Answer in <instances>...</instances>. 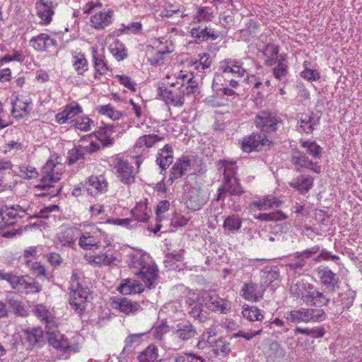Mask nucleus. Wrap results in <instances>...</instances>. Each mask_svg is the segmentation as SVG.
<instances>
[{"instance_id": "obj_30", "label": "nucleus", "mask_w": 362, "mask_h": 362, "mask_svg": "<svg viewBox=\"0 0 362 362\" xmlns=\"http://www.w3.org/2000/svg\"><path fill=\"white\" fill-rule=\"evenodd\" d=\"M312 285L303 279H297L292 282L289 291L291 295L300 298L303 300Z\"/></svg>"}, {"instance_id": "obj_18", "label": "nucleus", "mask_w": 362, "mask_h": 362, "mask_svg": "<svg viewBox=\"0 0 362 362\" xmlns=\"http://www.w3.org/2000/svg\"><path fill=\"white\" fill-rule=\"evenodd\" d=\"M191 165V161L187 156H182L173 165L168 182L172 185L176 180L184 175Z\"/></svg>"}, {"instance_id": "obj_51", "label": "nucleus", "mask_w": 362, "mask_h": 362, "mask_svg": "<svg viewBox=\"0 0 362 362\" xmlns=\"http://www.w3.org/2000/svg\"><path fill=\"white\" fill-rule=\"evenodd\" d=\"M193 78L194 76H191L189 78L187 79V82L186 83H181L179 86V89L184 98L185 96L194 93L198 88V83L195 81H193Z\"/></svg>"}, {"instance_id": "obj_27", "label": "nucleus", "mask_w": 362, "mask_h": 362, "mask_svg": "<svg viewBox=\"0 0 362 362\" xmlns=\"http://www.w3.org/2000/svg\"><path fill=\"white\" fill-rule=\"evenodd\" d=\"M47 339L49 345L54 349L61 350H68L69 349V342L63 334L59 331H47Z\"/></svg>"}, {"instance_id": "obj_39", "label": "nucleus", "mask_w": 362, "mask_h": 362, "mask_svg": "<svg viewBox=\"0 0 362 362\" xmlns=\"http://www.w3.org/2000/svg\"><path fill=\"white\" fill-rule=\"evenodd\" d=\"M72 66L78 75L83 76L88 70V63L83 53L79 52L72 57Z\"/></svg>"}, {"instance_id": "obj_6", "label": "nucleus", "mask_w": 362, "mask_h": 362, "mask_svg": "<svg viewBox=\"0 0 362 362\" xmlns=\"http://www.w3.org/2000/svg\"><path fill=\"white\" fill-rule=\"evenodd\" d=\"M271 144L265 134L252 133L243 138L241 149L246 153L259 151L262 147H269Z\"/></svg>"}, {"instance_id": "obj_41", "label": "nucleus", "mask_w": 362, "mask_h": 362, "mask_svg": "<svg viewBox=\"0 0 362 362\" xmlns=\"http://www.w3.org/2000/svg\"><path fill=\"white\" fill-rule=\"evenodd\" d=\"M202 305L204 303H202V297L198 298L197 302L189 310V315L199 322H205L209 316L207 311L203 310Z\"/></svg>"}, {"instance_id": "obj_23", "label": "nucleus", "mask_w": 362, "mask_h": 362, "mask_svg": "<svg viewBox=\"0 0 362 362\" xmlns=\"http://www.w3.org/2000/svg\"><path fill=\"white\" fill-rule=\"evenodd\" d=\"M156 163L161 169L160 173L165 170L173 162V148L170 144H165L164 147L160 149L156 156Z\"/></svg>"}, {"instance_id": "obj_22", "label": "nucleus", "mask_w": 362, "mask_h": 362, "mask_svg": "<svg viewBox=\"0 0 362 362\" xmlns=\"http://www.w3.org/2000/svg\"><path fill=\"white\" fill-rule=\"evenodd\" d=\"M283 202L272 195H267L250 204V209L256 208L259 211L270 209L273 207H280Z\"/></svg>"}, {"instance_id": "obj_2", "label": "nucleus", "mask_w": 362, "mask_h": 362, "mask_svg": "<svg viewBox=\"0 0 362 362\" xmlns=\"http://www.w3.org/2000/svg\"><path fill=\"white\" fill-rule=\"evenodd\" d=\"M284 317L288 323H317L326 320L327 314L323 309L300 308L284 313Z\"/></svg>"}, {"instance_id": "obj_47", "label": "nucleus", "mask_w": 362, "mask_h": 362, "mask_svg": "<svg viewBox=\"0 0 362 362\" xmlns=\"http://www.w3.org/2000/svg\"><path fill=\"white\" fill-rule=\"evenodd\" d=\"M264 284H271L273 281L278 280L279 275V269L277 266H267L262 271Z\"/></svg>"}, {"instance_id": "obj_20", "label": "nucleus", "mask_w": 362, "mask_h": 362, "mask_svg": "<svg viewBox=\"0 0 362 362\" xmlns=\"http://www.w3.org/2000/svg\"><path fill=\"white\" fill-rule=\"evenodd\" d=\"M191 36L196 39L197 43L209 40H216L218 37V33L211 27L206 26L202 28L200 26L192 28L190 31Z\"/></svg>"}, {"instance_id": "obj_29", "label": "nucleus", "mask_w": 362, "mask_h": 362, "mask_svg": "<svg viewBox=\"0 0 362 362\" xmlns=\"http://www.w3.org/2000/svg\"><path fill=\"white\" fill-rule=\"evenodd\" d=\"M118 290L123 295L141 293L143 291V286L137 280L127 279L123 281Z\"/></svg>"}, {"instance_id": "obj_4", "label": "nucleus", "mask_w": 362, "mask_h": 362, "mask_svg": "<svg viewBox=\"0 0 362 362\" xmlns=\"http://www.w3.org/2000/svg\"><path fill=\"white\" fill-rule=\"evenodd\" d=\"M110 165L115 170V173L121 182L127 185L134 182L133 167L120 154L112 157Z\"/></svg>"}, {"instance_id": "obj_3", "label": "nucleus", "mask_w": 362, "mask_h": 362, "mask_svg": "<svg viewBox=\"0 0 362 362\" xmlns=\"http://www.w3.org/2000/svg\"><path fill=\"white\" fill-rule=\"evenodd\" d=\"M202 303L209 310L220 314H227L231 310V303L221 298L214 290H209L202 296Z\"/></svg>"}, {"instance_id": "obj_44", "label": "nucleus", "mask_w": 362, "mask_h": 362, "mask_svg": "<svg viewBox=\"0 0 362 362\" xmlns=\"http://www.w3.org/2000/svg\"><path fill=\"white\" fill-rule=\"evenodd\" d=\"M235 161L228 160H219L218 166L220 169H223V179L229 177L230 178H236L237 168L235 166Z\"/></svg>"}, {"instance_id": "obj_17", "label": "nucleus", "mask_w": 362, "mask_h": 362, "mask_svg": "<svg viewBox=\"0 0 362 362\" xmlns=\"http://www.w3.org/2000/svg\"><path fill=\"white\" fill-rule=\"evenodd\" d=\"M115 12L109 8L106 11H101L95 13L90 18V23L93 28L96 30H103L112 23Z\"/></svg>"}, {"instance_id": "obj_10", "label": "nucleus", "mask_w": 362, "mask_h": 362, "mask_svg": "<svg viewBox=\"0 0 362 362\" xmlns=\"http://www.w3.org/2000/svg\"><path fill=\"white\" fill-rule=\"evenodd\" d=\"M157 94L168 105L181 107L185 104V100L182 97L179 88L171 90L165 86H159L157 89Z\"/></svg>"}, {"instance_id": "obj_57", "label": "nucleus", "mask_w": 362, "mask_h": 362, "mask_svg": "<svg viewBox=\"0 0 362 362\" xmlns=\"http://www.w3.org/2000/svg\"><path fill=\"white\" fill-rule=\"evenodd\" d=\"M46 33H40L33 37L30 40V45L36 51H45Z\"/></svg>"}, {"instance_id": "obj_59", "label": "nucleus", "mask_w": 362, "mask_h": 362, "mask_svg": "<svg viewBox=\"0 0 362 362\" xmlns=\"http://www.w3.org/2000/svg\"><path fill=\"white\" fill-rule=\"evenodd\" d=\"M18 169L19 176L25 180L35 178L38 175L36 168L30 165H21Z\"/></svg>"}, {"instance_id": "obj_61", "label": "nucleus", "mask_w": 362, "mask_h": 362, "mask_svg": "<svg viewBox=\"0 0 362 362\" xmlns=\"http://www.w3.org/2000/svg\"><path fill=\"white\" fill-rule=\"evenodd\" d=\"M327 295L328 294L325 291L321 292L317 288L312 307L321 308L322 306L327 305L331 300L330 298L327 297Z\"/></svg>"}, {"instance_id": "obj_62", "label": "nucleus", "mask_w": 362, "mask_h": 362, "mask_svg": "<svg viewBox=\"0 0 362 362\" xmlns=\"http://www.w3.org/2000/svg\"><path fill=\"white\" fill-rule=\"evenodd\" d=\"M20 276H16L12 272L6 273L3 270H0V280L6 281L10 284L13 288H17V281Z\"/></svg>"}, {"instance_id": "obj_40", "label": "nucleus", "mask_w": 362, "mask_h": 362, "mask_svg": "<svg viewBox=\"0 0 362 362\" xmlns=\"http://www.w3.org/2000/svg\"><path fill=\"white\" fill-rule=\"evenodd\" d=\"M76 233V228H66L59 234L58 240L62 246L71 247L75 243Z\"/></svg>"}, {"instance_id": "obj_5", "label": "nucleus", "mask_w": 362, "mask_h": 362, "mask_svg": "<svg viewBox=\"0 0 362 362\" xmlns=\"http://www.w3.org/2000/svg\"><path fill=\"white\" fill-rule=\"evenodd\" d=\"M316 272L320 282L325 288V292L327 294L333 293L339 288L340 281L339 276L328 267H319Z\"/></svg>"}, {"instance_id": "obj_24", "label": "nucleus", "mask_w": 362, "mask_h": 362, "mask_svg": "<svg viewBox=\"0 0 362 362\" xmlns=\"http://www.w3.org/2000/svg\"><path fill=\"white\" fill-rule=\"evenodd\" d=\"M289 185L300 194H305L313 187V178L310 175H300L291 181Z\"/></svg>"}, {"instance_id": "obj_45", "label": "nucleus", "mask_w": 362, "mask_h": 362, "mask_svg": "<svg viewBox=\"0 0 362 362\" xmlns=\"http://www.w3.org/2000/svg\"><path fill=\"white\" fill-rule=\"evenodd\" d=\"M242 313L250 321H262L264 318L263 312L256 306L243 307Z\"/></svg>"}, {"instance_id": "obj_1", "label": "nucleus", "mask_w": 362, "mask_h": 362, "mask_svg": "<svg viewBox=\"0 0 362 362\" xmlns=\"http://www.w3.org/2000/svg\"><path fill=\"white\" fill-rule=\"evenodd\" d=\"M69 289L70 305L78 315L81 316L90 294V289L79 281V277L76 273H73L71 275Z\"/></svg>"}, {"instance_id": "obj_33", "label": "nucleus", "mask_w": 362, "mask_h": 362, "mask_svg": "<svg viewBox=\"0 0 362 362\" xmlns=\"http://www.w3.org/2000/svg\"><path fill=\"white\" fill-rule=\"evenodd\" d=\"M145 334H146V333H144H144H137V334H130L126 337L125 341H124L125 346L118 357L119 362H122L125 358L124 355L127 353H129L131 351V347L133 345H139L141 342L143 337Z\"/></svg>"}, {"instance_id": "obj_25", "label": "nucleus", "mask_w": 362, "mask_h": 362, "mask_svg": "<svg viewBox=\"0 0 362 362\" xmlns=\"http://www.w3.org/2000/svg\"><path fill=\"white\" fill-rule=\"evenodd\" d=\"M220 69L223 73H232L242 77L246 73V69L243 67V62L236 59H226L220 63Z\"/></svg>"}, {"instance_id": "obj_35", "label": "nucleus", "mask_w": 362, "mask_h": 362, "mask_svg": "<svg viewBox=\"0 0 362 362\" xmlns=\"http://www.w3.org/2000/svg\"><path fill=\"white\" fill-rule=\"evenodd\" d=\"M223 188L226 190L227 194L231 196H240L244 193L243 187L237 177L230 178L228 177L223 180Z\"/></svg>"}, {"instance_id": "obj_15", "label": "nucleus", "mask_w": 362, "mask_h": 362, "mask_svg": "<svg viewBox=\"0 0 362 362\" xmlns=\"http://www.w3.org/2000/svg\"><path fill=\"white\" fill-rule=\"evenodd\" d=\"M298 124L299 125L298 130L300 133H305L306 134H311L320 122L319 117L315 119L313 112L300 114L298 115Z\"/></svg>"}, {"instance_id": "obj_43", "label": "nucleus", "mask_w": 362, "mask_h": 362, "mask_svg": "<svg viewBox=\"0 0 362 362\" xmlns=\"http://www.w3.org/2000/svg\"><path fill=\"white\" fill-rule=\"evenodd\" d=\"M119 310L126 314H134L140 310L141 306L138 303L132 302L127 298H122L118 302Z\"/></svg>"}, {"instance_id": "obj_14", "label": "nucleus", "mask_w": 362, "mask_h": 362, "mask_svg": "<svg viewBox=\"0 0 362 362\" xmlns=\"http://www.w3.org/2000/svg\"><path fill=\"white\" fill-rule=\"evenodd\" d=\"M173 334L182 341H186L197 334L194 326L189 321L177 323L172 328Z\"/></svg>"}, {"instance_id": "obj_16", "label": "nucleus", "mask_w": 362, "mask_h": 362, "mask_svg": "<svg viewBox=\"0 0 362 362\" xmlns=\"http://www.w3.org/2000/svg\"><path fill=\"white\" fill-rule=\"evenodd\" d=\"M134 274L140 278L145 285L151 289L154 287V281L158 277V268L156 265H147L146 264L139 270L133 271Z\"/></svg>"}, {"instance_id": "obj_8", "label": "nucleus", "mask_w": 362, "mask_h": 362, "mask_svg": "<svg viewBox=\"0 0 362 362\" xmlns=\"http://www.w3.org/2000/svg\"><path fill=\"white\" fill-rule=\"evenodd\" d=\"M279 120L271 112L261 111L255 116V123L262 132H274L277 129Z\"/></svg>"}, {"instance_id": "obj_52", "label": "nucleus", "mask_w": 362, "mask_h": 362, "mask_svg": "<svg viewBox=\"0 0 362 362\" xmlns=\"http://www.w3.org/2000/svg\"><path fill=\"white\" fill-rule=\"evenodd\" d=\"M356 293L355 291L349 288L340 294L341 303L343 305V309L348 310L354 304L356 299Z\"/></svg>"}, {"instance_id": "obj_55", "label": "nucleus", "mask_w": 362, "mask_h": 362, "mask_svg": "<svg viewBox=\"0 0 362 362\" xmlns=\"http://www.w3.org/2000/svg\"><path fill=\"white\" fill-rule=\"evenodd\" d=\"M174 362H206V359L201 356L193 353H184L175 356Z\"/></svg>"}, {"instance_id": "obj_13", "label": "nucleus", "mask_w": 362, "mask_h": 362, "mask_svg": "<svg viewBox=\"0 0 362 362\" xmlns=\"http://www.w3.org/2000/svg\"><path fill=\"white\" fill-rule=\"evenodd\" d=\"M264 291L262 285L249 281L243 286L240 295L246 300L257 302L263 298Z\"/></svg>"}, {"instance_id": "obj_31", "label": "nucleus", "mask_w": 362, "mask_h": 362, "mask_svg": "<svg viewBox=\"0 0 362 362\" xmlns=\"http://www.w3.org/2000/svg\"><path fill=\"white\" fill-rule=\"evenodd\" d=\"M90 258L91 261L98 266L116 265L117 258L114 255L113 250H107L105 252L93 255Z\"/></svg>"}, {"instance_id": "obj_28", "label": "nucleus", "mask_w": 362, "mask_h": 362, "mask_svg": "<svg viewBox=\"0 0 362 362\" xmlns=\"http://www.w3.org/2000/svg\"><path fill=\"white\" fill-rule=\"evenodd\" d=\"M21 287L26 291V293H37L42 290V286L34 279L28 276H20L17 281V288Z\"/></svg>"}, {"instance_id": "obj_36", "label": "nucleus", "mask_w": 362, "mask_h": 362, "mask_svg": "<svg viewBox=\"0 0 362 362\" xmlns=\"http://www.w3.org/2000/svg\"><path fill=\"white\" fill-rule=\"evenodd\" d=\"M23 218V215H19L16 212V209L13 206L1 208L0 209V223L5 225H13L15 219L17 217Z\"/></svg>"}, {"instance_id": "obj_9", "label": "nucleus", "mask_w": 362, "mask_h": 362, "mask_svg": "<svg viewBox=\"0 0 362 362\" xmlns=\"http://www.w3.org/2000/svg\"><path fill=\"white\" fill-rule=\"evenodd\" d=\"M100 148L99 144L91 141L88 146H75L68 151L67 160L69 165L84 160L86 154H91Z\"/></svg>"}, {"instance_id": "obj_11", "label": "nucleus", "mask_w": 362, "mask_h": 362, "mask_svg": "<svg viewBox=\"0 0 362 362\" xmlns=\"http://www.w3.org/2000/svg\"><path fill=\"white\" fill-rule=\"evenodd\" d=\"M319 251L320 247L316 245L302 252H297L294 254L293 259L286 264V267L295 272H299L306 265L307 259Z\"/></svg>"}, {"instance_id": "obj_32", "label": "nucleus", "mask_w": 362, "mask_h": 362, "mask_svg": "<svg viewBox=\"0 0 362 362\" xmlns=\"http://www.w3.org/2000/svg\"><path fill=\"white\" fill-rule=\"evenodd\" d=\"M86 185L87 192L92 196H95L98 193H102L107 190V183L104 180H99L96 176H91Z\"/></svg>"}, {"instance_id": "obj_7", "label": "nucleus", "mask_w": 362, "mask_h": 362, "mask_svg": "<svg viewBox=\"0 0 362 362\" xmlns=\"http://www.w3.org/2000/svg\"><path fill=\"white\" fill-rule=\"evenodd\" d=\"M56 163L53 160H48L42 168V175L40 178V183L35 186V189L40 190L50 189L52 187V183L58 182L60 180V177L57 174L54 175V168Z\"/></svg>"}, {"instance_id": "obj_58", "label": "nucleus", "mask_w": 362, "mask_h": 362, "mask_svg": "<svg viewBox=\"0 0 362 362\" xmlns=\"http://www.w3.org/2000/svg\"><path fill=\"white\" fill-rule=\"evenodd\" d=\"M72 125L82 131H88L90 125L93 124V121L88 117H80L71 120Z\"/></svg>"}, {"instance_id": "obj_49", "label": "nucleus", "mask_w": 362, "mask_h": 362, "mask_svg": "<svg viewBox=\"0 0 362 362\" xmlns=\"http://www.w3.org/2000/svg\"><path fill=\"white\" fill-rule=\"evenodd\" d=\"M99 114L107 116L112 120H117L122 117V113L115 110L111 104L101 105L98 107Z\"/></svg>"}, {"instance_id": "obj_38", "label": "nucleus", "mask_w": 362, "mask_h": 362, "mask_svg": "<svg viewBox=\"0 0 362 362\" xmlns=\"http://www.w3.org/2000/svg\"><path fill=\"white\" fill-rule=\"evenodd\" d=\"M300 144L306 150V153L313 158L316 159L322 157V148L315 141L300 139Z\"/></svg>"}, {"instance_id": "obj_54", "label": "nucleus", "mask_w": 362, "mask_h": 362, "mask_svg": "<svg viewBox=\"0 0 362 362\" xmlns=\"http://www.w3.org/2000/svg\"><path fill=\"white\" fill-rule=\"evenodd\" d=\"M111 52L118 61H122L127 57L124 45L118 40H115L114 45H112Z\"/></svg>"}, {"instance_id": "obj_53", "label": "nucleus", "mask_w": 362, "mask_h": 362, "mask_svg": "<svg viewBox=\"0 0 362 362\" xmlns=\"http://www.w3.org/2000/svg\"><path fill=\"white\" fill-rule=\"evenodd\" d=\"M8 304L9 309H11L16 315L21 317L28 315V311L25 308L22 302L11 298L8 300Z\"/></svg>"}, {"instance_id": "obj_37", "label": "nucleus", "mask_w": 362, "mask_h": 362, "mask_svg": "<svg viewBox=\"0 0 362 362\" xmlns=\"http://www.w3.org/2000/svg\"><path fill=\"white\" fill-rule=\"evenodd\" d=\"M158 357V349L154 344L148 345L137 356L139 362H154Z\"/></svg>"}, {"instance_id": "obj_46", "label": "nucleus", "mask_w": 362, "mask_h": 362, "mask_svg": "<svg viewBox=\"0 0 362 362\" xmlns=\"http://www.w3.org/2000/svg\"><path fill=\"white\" fill-rule=\"evenodd\" d=\"M242 226V219L235 214L228 216L223 222V227L231 233L238 231Z\"/></svg>"}, {"instance_id": "obj_34", "label": "nucleus", "mask_w": 362, "mask_h": 362, "mask_svg": "<svg viewBox=\"0 0 362 362\" xmlns=\"http://www.w3.org/2000/svg\"><path fill=\"white\" fill-rule=\"evenodd\" d=\"M150 212L151 209H148L146 203H137L135 207L131 211L132 215V218L135 220L136 223L137 222H146L150 217Z\"/></svg>"}, {"instance_id": "obj_56", "label": "nucleus", "mask_w": 362, "mask_h": 362, "mask_svg": "<svg viewBox=\"0 0 362 362\" xmlns=\"http://www.w3.org/2000/svg\"><path fill=\"white\" fill-rule=\"evenodd\" d=\"M79 245L81 247L85 250H91L93 247L98 248V243L95 241L93 236L89 235V233L82 234L79 239Z\"/></svg>"}, {"instance_id": "obj_12", "label": "nucleus", "mask_w": 362, "mask_h": 362, "mask_svg": "<svg viewBox=\"0 0 362 362\" xmlns=\"http://www.w3.org/2000/svg\"><path fill=\"white\" fill-rule=\"evenodd\" d=\"M36 15L41 19L40 23L49 25L52 21L54 14V4L52 1L39 0L35 4Z\"/></svg>"}, {"instance_id": "obj_60", "label": "nucleus", "mask_w": 362, "mask_h": 362, "mask_svg": "<svg viewBox=\"0 0 362 362\" xmlns=\"http://www.w3.org/2000/svg\"><path fill=\"white\" fill-rule=\"evenodd\" d=\"M43 337V331L41 328H33L27 332V339L30 344L36 345Z\"/></svg>"}, {"instance_id": "obj_64", "label": "nucleus", "mask_w": 362, "mask_h": 362, "mask_svg": "<svg viewBox=\"0 0 362 362\" xmlns=\"http://www.w3.org/2000/svg\"><path fill=\"white\" fill-rule=\"evenodd\" d=\"M167 8L161 11L160 16L162 17L170 18L172 17L174 13L182 11L185 10V7L182 6H175L170 3L166 4Z\"/></svg>"}, {"instance_id": "obj_26", "label": "nucleus", "mask_w": 362, "mask_h": 362, "mask_svg": "<svg viewBox=\"0 0 362 362\" xmlns=\"http://www.w3.org/2000/svg\"><path fill=\"white\" fill-rule=\"evenodd\" d=\"M215 356L224 358L231 351L230 343L225 337L211 341L210 346Z\"/></svg>"}, {"instance_id": "obj_50", "label": "nucleus", "mask_w": 362, "mask_h": 362, "mask_svg": "<svg viewBox=\"0 0 362 362\" xmlns=\"http://www.w3.org/2000/svg\"><path fill=\"white\" fill-rule=\"evenodd\" d=\"M161 140L157 134H148L140 136L136 142L135 146L141 148L145 146L147 148L152 147L156 142Z\"/></svg>"}, {"instance_id": "obj_19", "label": "nucleus", "mask_w": 362, "mask_h": 362, "mask_svg": "<svg viewBox=\"0 0 362 362\" xmlns=\"http://www.w3.org/2000/svg\"><path fill=\"white\" fill-rule=\"evenodd\" d=\"M291 162L297 172H300L302 169L310 168L314 165V162L309 159L304 152L298 148L292 149Z\"/></svg>"}, {"instance_id": "obj_21", "label": "nucleus", "mask_w": 362, "mask_h": 362, "mask_svg": "<svg viewBox=\"0 0 362 362\" xmlns=\"http://www.w3.org/2000/svg\"><path fill=\"white\" fill-rule=\"evenodd\" d=\"M91 53L95 69L94 78L100 79L101 76L105 75L109 71V68L105 61L103 54L99 53L95 47H92Z\"/></svg>"}, {"instance_id": "obj_48", "label": "nucleus", "mask_w": 362, "mask_h": 362, "mask_svg": "<svg viewBox=\"0 0 362 362\" xmlns=\"http://www.w3.org/2000/svg\"><path fill=\"white\" fill-rule=\"evenodd\" d=\"M143 25L141 22H132L127 25L122 23V28L118 30L119 34H134L139 35L142 33Z\"/></svg>"}, {"instance_id": "obj_63", "label": "nucleus", "mask_w": 362, "mask_h": 362, "mask_svg": "<svg viewBox=\"0 0 362 362\" xmlns=\"http://www.w3.org/2000/svg\"><path fill=\"white\" fill-rule=\"evenodd\" d=\"M64 110L70 119L82 112L81 107L75 101L66 105Z\"/></svg>"}, {"instance_id": "obj_42", "label": "nucleus", "mask_w": 362, "mask_h": 362, "mask_svg": "<svg viewBox=\"0 0 362 362\" xmlns=\"http://www.w3.org/2000/svg\"><path fill=\"white\" fill-rule=\"evenodd\" d=\"M33 312L42 322L48 326L53 320L52 312L48 310L43 304H37L34 305Z\"/></svg>"}]
</instances>
